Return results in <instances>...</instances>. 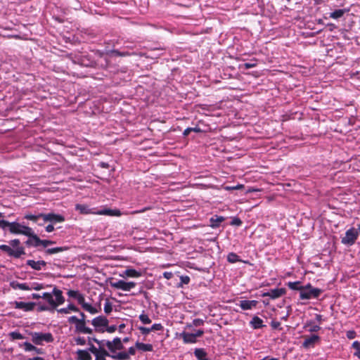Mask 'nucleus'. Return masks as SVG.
Here are the masks:
<instances>
[{
  "mask_svg": "<svg viewBox=\"0 0 360 360\" xmlns=\"http://www.w3.org/2000/svg\"><path fill=\"white\" fill-rule=\"evenodd\" d=\"M8 243L9 245H0V250L6 253L8 256L18 259L25 255V248L21 245L18 238L11 240Z\"/></svg>",
  "mask_w": 360,
  "mask_h": 360,
  "instance_id": "obj_1",
  "label": "nucleus"
},
{
  "mask_svg": "<svg viewBox=\"0 0 360 360\" xmlns=\"http://www.w3.org/2000/svg\"><path fill=\"white\" fill-rule=\"evenodd\" d=\"M323 292L322 289L314 288L311 283L304 285L302 292H300V300L318 299Z\"/></svg>",
  "mask_w": 360,
  "mask_h": 360,
  "instance_id": "obj_2",
  "label": "nucleus"
},
{
  "mask_svg": "<svg viewBox=\"0 0 360 360\" xmlns=\"http://www.w3.org/2000/svg\"><path fill=\"white\" fill-rule=\"evenodd\" d=\"M359 236L358 230L352 227L347 230L344 237L341 238V243L347 246L353 245Z\"/></svg>",
  "mask_w": 360,
  "mask_h": 360,
  "instance_id": "obj_3",
  "label": "nucleus"
},
{
  "mask_svg": "<svg viewBox=\"0 0 360 360\" xmlns=\"http://www.w3.org/2000/svg\"><path fill=\"white\" fill-rule=\"evenodd\" d=\"M31 229L32 228L27 226L22 225L17 221H13L11 223L9 232L11 234L25 236V234L29 233L28 231Z\"/></svg>",
  "mask_w": 360,
  "mask_h": 360,
  "instance_id": "obj_4",
  "label": "nucleus"
},
{
  "mask_svg": "<svg viewBox=\"0 0 360 360\" xmlns=\"http://www.w3.org/2000/svg\"><path fill=\"white\" fill-rule=\"evenodd\" d=\"M91 324L95 328V331L98 333H104L105 326H108V320L105 316H99L94 318L91 321Z\"/></svg>",
  "mask_w": 360,
  "mask_h": 360,
  "instance_id": "obj_5",
  "label": "nucleus"
},
{
  "mask_svg": "<svg viewBox=\"0 0 360 360\" xmlns=\"http://www.w3.org/2000/svg\"><path fill=\"white\" fill-rule=\"evenodd\" d=\"M29 233L25 234L26 236L28 237L27 240L25 242V244L27 247H34L38 248L39 246H42V240L34 233L32 229H31L29 231Z\"/></svg>",
  "mask_w": 360,
  "mask_h": 360,
  "instance_id": "obj_6",
  "label": "nucleus"
},
{
  "mask_svg": "<svg viewBox=\"0 0 360 360\" xmlns=\"http://www.w3.org/2000/svg\"><path fill=\"white\" fill-rule=\"evenodd\" d=\"M99 346V348L97 349L94 345H91L89 348V350L96 356V360H104V357L106 355V352L102 347V343L100 341H98L97 339H93Z\"/></svg>",
  "mask_w": 360,
  "mask_h": 360,
  "instance_id": "obj_7",
  "label": "nucleus"
},
{
  "mask_svg": "<svg viewBox=\"0 0 360 360\" xmlns=\"http://www.w3.org/2000/svg\"><path fill=\"white\" fill-rule=\"evenodd\" d=\"M42 217H43L44 222L49 221L53 224H56V223H61L65 221V217L63 215L58 214H55L53 212H50V213H47V214L43 213Z\"/></svg>",
  "mask_w": 360,
  "mask_h": 360,
  "instance_id": "obj_8",
  "label": "nucleus"
},
{
  "mask_svg": "<svg viewBox=\"0 0 360 360\" xmlns=\"http://www.w3.org/2000/svg\"><path fill=\"white\" fill-rule=\"evenodd\" d=\"M78 303L82 306V307L86 311L89 312L91 314H95L98 312V311L96 309V308L91 306L90 304L86 303L85 302V298L82 294H80V295L77 299Z\"/></svg>",
  "mask_w": 360,
  "mask_h": 360,
  "instance_id": "obj_9",
  "label": "nucleus"
},
{
  "mask_svg": "<svg viewBox=\"0 0 360 360\" xmlns=\"http://www.w3.org/2000/svg\"><path fill=\"white\" fill-rule=\"evenodd\" d=\"M286 290L285 288H275L269 292L262 294V297H269L271 299L275 300L285 295Z\"/></svg>",
  "mask_w": 360,
  "mask_h": 360,
  "instance_id": "obj_10",
  "label": "nucleus"
},
{
  "mask_svg": "<svg viewBox=\"0 0 360 360\" xmlns=\"http://www.w3.org/2000/svg\"><path fill=\"white\" fill-rule=\"evenodd\" d=\"M75 210L81 214H97V211H96L95 208H90L87 205L84 204H77Z\"/></svg>",
  "mask_w": 360,
  "mask_h": 360,
  "instance_id": "obj_11",
  "label": "nucleus"
},
{
  "mask_svg": "<svg viewBox=\"0 0 360 360\" xmlns=\"http://www.w3.org/2000/svg\"><path fill=\"white\" fill-rule=\"evenodd\" d=\"M13 304L15 309H22L25 311H32L35 306L34 302H24L18 301L14 302Z\"/></svg>",
  "mask_w": 360,
  "mask_h": 360,
  "instance_id": "obj_12",
  "label": "nucleus"
},
{
  "mask_svg": "<svg viewBox=\"0 0 360 360\" xmlns=\"http://www.w3.org/2000/svg\"><path fill=\"white\" fill-rule=\"evenodd\" d=\"M26 264L34 270L40 271L46 266V262L44 260L34 261L33 259H28L26 262Z\"/></svg>",
  "mask_w": 360,
  "mask_h": 360,
  "instance_id": "obj_13",
  "label": "nucleus"
},
{
  "mask_svg": "<svg viewBox=\"0 0 360 360\" xmlns=\"http://www.w3.org/2000/svg\"><path fill=\"white\" fill-rule=\"evenodd\" d=\"M106 345L108 349L112 352H115L122 348L120 339H112V341H108Z\"/></svg>",
  "mask_w": 360,
  "mask_h": 360,
  "instance_id": "obj_14",
  "label": "nucleus"
},
{
  "mask_svg": "<svg viewBox=\"0 0 360 360\" xmlns=\"http://www.w3.org/2000/svg\"><path fill=\"white\" fill-rule=\"evenodd\" d=\"M257 304V300H241L238 305L243 310H248L256 307Z\"/></svg>",
  "mask_w": 360,
  "mask_h": 360,
  "instance_id": "obj_15",
  "label": "nucleus"
},
{
  "mask_svg": "<svg viewBox=\"0 0 360 360\" xmlns=\"http://www.w3.org/2000/svg\"><path fill=\"white\" fill-rule=\"evenodd\" d=\"M26 352H33L34 354H42L44 353V350L40 348H37L32 345L31 343L25 342L20 345Z\"/></svg>",
  "mask_w": 360,
  "mask_h": 360,
  "instance_id": "obj_16",
  "label": "nucleus"
},
{
  "mask_svg": "<svg viewBox=\"0 0 360 360\" xmlns=\"http://www.w3.org/2000/svg\"><path fill=\"white\" fill-rule=\"evenodd\" d=\"M77 331L84 334H92V329L86 326V321L81 320L79 323L75 326Z\"/></svg>",
  "mask_w": 360,
  "mask_h": 360,
  "instance_id": "obj_17",
  "label": "nucleus"
},
{
  "mask_svg": "<svg viewBox=\"0 0 360 360\" xmlns=\"http://www.w3.org/2000/svg\"><path fill=\"white\" fill-rule=\"evenodd\" d=\"M224 221H225V217L222 216L214 215L210 219V226L212 229L219 228L220 226L221 223L223 222Z\"/></svg>",
  "mask_w": 360,
  "mask_h": 360,
  "instance_id": "obj_18",
  "label": "nucleus"
},
{
  "mask_svg": "<svg viewBox=\"0 0 360 360\" xmlns=\"http://www.w3.org/2000/svg\"><path fill=\"white\" fill-rule=\"evenodd\" d=\"M110 286L115 289H120L124 291H129L127 282L123 280H119L115 282H110Z\"/></svg>",
  "mask_w": 360,
  "mask_h": 360,
  "instance_id": "obj_19",
  "label": "nucleus"
},
{
  "mask_svg": "<svg viewBox=\"0 0 360 360\" xmlns=\"http://www.w3.org/2000/svg\"><path fill=\"white\" fill-rule=\"evenodd\" d=\"M54 295L56 297V304L57 306L62 304L65 302V297L63 295V292L57 288H54L52 292V296Z\"/></svg>",
  "mask_w": 360,
  "mask_h": 360,
  "instance_id": "obj_20",
  "label": "nucleus"
},
{
  "mask_svg": "<svg viewBox=\"0 0 360 360\" xmlns=\"http://www.w3.org/2000/svg\"><path fill=\"white\" fill-rule=\"evenodd\" d=\"M97 214L119 217L121 215V212L119 210L103 209L97 211Z\"/></svg>",
  "mask_w": 360,
  "mask_h": 360,
  "instance_id": "obj_21",
  "label": "nucleus"
},
{
  "mask_svg": "<svg viewBox=\"0 0 360 360\" xmlns=\"http://www.w3.org/2000/svg\"><path fill=\"white\" fill-rule=\"evenodd\" d=\"M349 9L343 8V9H337L334 11L329 13V17L333 19H339L342 18L345 13L349 12Z\"/></svg>",
  "mask_w": 360,
  "mask_h": 360,
  "instance_id": "obj_22",
  "label": "nucleus"
},
{
  "mask_svg": "<svg viewBox=\"0 0 360 360\" xmlns=\"http://www.w3.org/2000/svg\"><path fill=\"white\" fill-rule=\"evenodd\" d=\"M250 326L254 329L262 328L263 325V321L259 316H255L250 322Z\"/></svg>",
  "mask_w": 360,
  "mask_h": 360,
  "instance_id": "obj_23",
  "label": "nucleus"
},
{
  "mask_svg": "<svg viewBox=\"0 0 360 360\" xmlns=\"http://www.w3.org/2000/svg\"><path fill=\"white\" fill-rule=\"evenodd\" d=\"M141 276V273L140 271H136L134 269H127L124 272L122 276H127L130 278H138Z\"/></svg>",
  "mask_w": 360,
  "mask_h": 360,
  "instance_id": "obj_24",
  "label": "nucleus"
},
{
  "mask_svg": "<svg viewBox=\"0 0 360 360\" xmlns=\"http://www.w3.org/2000/svg\"><path fill=\"white\" fill-rule=\"evenodd\" d=\"M43 213H39L38 214H32L30 213L26 214L24 216V219L30 220L37 224L40 220H43Z\"/></svg>",
  "mask_w": 360,
  "mask_h": 360,
  "instance_id": "obj_25",
  "label": "nucleus"
},
{
  "mask_svg": "<svg viewBox=\"0 0 360 360\" xmlns=\"http://www.w3.org/2000/svg\"><path fill=\"white\" fill-rule=\"evenodd\" d=\"M68 250V247H56V248H47L44 250V253L46 255H53L56 253H59L63 251H65Z\"/></svg>",
  "mask_w": 360,
  "mask_h": 360,
  "instance_id": "obj_26",
  "label": "nucleus"
},
{
  "mask_svg": "<svg viewBox=\"0 0 360 360\" xmlns=\"http://www.w3.org/2000/svg\"><path fill=\"white\" fill-rule=\"evenodd\" d=\"M11 286L13 289H20L22 290H30V285L26 283H20L17 281H13L11 283Z\"/></svg>",
  "mask_w": 360,
  "mask_h": 360,
  "instance_id": "obj_27",
  "label": "nucleus"
},
{
  "mask_svg": "<svg viewBox=\"0 0 360 360\" xmlns=\"http://www.w3.org/2000/svg\"><path fill=\"white\" fill-rule=\"evenodd\" d=\"M136 347L138 350H140L141 352H147V351H152L153 346L150 344H145L142 342H137L136 343Z\"/></svg>",
  "mask_w": 360,
  "mask_h": 360,
  "instance_id": "obj_28",
  "label": "nucleus"
},
{
  "mask_svg": "<svg viewBox=\"0 0 360 360\" xmlns=\"http://www.w3.org/2000/svg\"><path fill=\"white\" fill-rule=\"evenodd\" d=\"M6 215L4 212H0V229L5 230L6 228L10 229L11 223L4 219Z\"/></svg>",
  "mask_w": 360,
  "mask_h": 360,
  "instance_id": "obj_29",
  "label": "nucleus"
},
{
  "mask_svg": "<svg viewBox=\"0 0 360 360\" xmlns=\"http://www.w3.org/2000/svg\"><path fill=\"white\" fill-rule=\"evenodd\" d=\"M41 298L46 300L53 308L57 307V304H56V302L53 298L52 293L44 292L41 295Z\"/></svg>",
  "mask_w": 360,
  "mask_h": 360,
  "instance_id": "obj_30",
  "label": "nucleus"
},
{
  "mask_svg": "<svg viewBox=\"0 0 360 360\" xmlns=\"http://www.w3.org/2000/svg\"><path fill=\"white\" fill-rule=\"evenodd\" d=\"M78 312L79 309L72 304H70L66 308H61L58 310V312L61 314H69L70 311Z\"/></svg>",
  "mask_w": 360,
  "mask_h": 360,
  "instance_id": "obj_31",
  "label": "nucleus"
},
{
  "mask_svg": "<svg viewBox=\"0 0 360 360\" xmlns=\"http://www.w3.org/2000/svg\"><path fill=\"white\" fill-rule=\"evenodd\" d=\"M288 286L291 290H299L300 292H302V289L304 287V285H301L300 281L288 282Z\"/></svg>",
  "mask_w": 360,
  "mask_h": 360,
  "instance_id": "obj_32",
  "label": "nucleus"
},
{
  "mask_svg": "<svg viewBox=\"0 0 360 360\" xmlns=\"http://www.w3.org/2000/svg\"><path fill=\"white\" fill-rule=\"evenodd\" d=\"M77 353L79 360H91V355L86 350H78Z\"/></svg>",
  "mask_w": 360,
  "mask_h": 360,
  "instance_id": "obj_33",
  "label": "nucleus"
},
{
  "mask_svg": "<svg viewBox=\"0 0 360 360\" xmlns=\"http://www.w3.org/2000/svg\"><path fill=\"white\" fill-rule=\"evenodd\" d=\"M194 354L198 360H207V354L203 349H195Z\"/></svg>",
  "mask_w": 360,
  "mask_h": 360,
  "instance_id": "obj_34",
  "label": "nucleus"
},
{
  "mask_svg": "<svg viewBox=\"0 0 360 360\" xmlns=\"http://www.w3.org/2000/svg\"><path fill=\"white\" fill-rule=\"evenodd\" d=\"M227 261L230 263H236V262H240V257L234 253V252H230L228 256H227Z\"/></svg>",
  "mask_w": 360,
  "mask_h": 360,
  "instance_id": "obj_35",
  "label": "nucleus"
},
{
  "mask_svg": "<svg viewBox=\"0 0 360 360\" xmlns=\"http://www.w3.org/2000/svg\"><path fill=\"white\" fill-rule=\"evenodd\" d=\"M191 131H194V132H197V133H199V132H201L202 130L200 127H188L186 128L184 132H183V135L184 136H187L189 135V134L191 132Z\"/></svg>",
  "mask_w": 360,
  "mask_h": 360,
  "instance_id": "obj_36",
  "label": "nucleus"
},
{
  "mask_svg": "<svg viewBox=\"0 0 360 360\" xmlns=\"http://www.w3.org/2000/svg\"><path fill=\"white\" fill-rule=\"evenodd\" d=\"M115 359H118L121 360L127 359L129 358V354L125 352H119L115 355L112 356Z\"/></svg>",
  "mask_w": 360,
  "mask_h": 360,
  "instance_id": "obj_37",
  "label": "nucleus"
},
{
  "mask_svg": "<svg viewBox=\"0 0 360 360\" xmlns=\"http://www.w3.org/2000/svg\"><path fill=\"white\" fill-rule=\"evenodd\" d=\"M44 288V285L42 283H34L31 285H30V290H40Z\"/></svg>",
  "mask_w": 360,
  "mask_h": 360,
  "instance_id": "obj_38",
  "label": "nucleus"
},
{
  "mask_svg": "<svg viewBox=\"0 0 360 360\" xmlns=\"http://www.w3.org/2000/svg\"><path fill=\"white\" fill-rule=\"evenodd\" d=\"M353 347L356 350L354 352V355L356 356L358 358L360 359V342L355 341L353 345Z\"/></svg>",
  "mask_w": 360,
  "mask_h": 360,
  "instance_id": "obj_39",
  "label": "nucleus"
},
{
  "mask_svg": "<svg viewBox=\"0 0 360 360\" xmlns=\"http://www.w3.org/2000/svg\"><path fill=\"white\" fill-rule=\"evenodd\" d=\"M110 54L115 56H121V57L129 56V53L128 52H121L118 50H112L110 51Z\"/></svg>",
  "mask_w": 360,
  "mask_h": 360,
  "instance_id": "obj_40",
  "label": "nucleus"
},
{
  "mask_svg": "<svg viewBox=\"0 0 360 360\" xmlns=\"http://www.w3.org/2000/svg\"><path fill=\"white\" fill-rule=\"evenodd\" d=\"M67 294L70 297L77 300L81 293L78 290H70L68 291Z\"/></svg>",
  "mask_w": 360,
  "mask_h": 360,
  "instance_id": "obj_41",
  "label": "nucleus"
},
{
  "mask_svg": "<svg viewBox=\"0 0 360 360\" xmlns=\"http://www.w3.org/2000/svg\"><path fill=\"white\" fill-rule=\"evenodd\" d=\"M139 319H140L141 321L144 324H148V323H150V322H151V320L150 319L148 316L146 314H141L139 316Z\"/></svg>",
  "mask_w": 360,
  "mask_h": 360,
  "instance_id": "obj_42",
  "label": "nucleus"
},
{
  "mask_svg": "<svg viewBox=\"0 0 360 360\" xmlns=\"http://www.w3.org/2000/svg\"><path fill=\"white\" fill-rule=\"evenodd\" d=\"M242 224H243V221L238 217L233 218V219L230 222V225H231V226H240L242 225Z\"/></svg>",
  "mask_w": 360,
  "mask_h": 360,
  "instance_id": "obj_43",
  "label": "nucleus"
},
{
  "mask_svg": "<svg viewBox=\"0 0 360 360\" xmlns=\"http://www.w3.org/2000/svg\"><path fill=\"white\" fill-rule=\"evenodd\" d=\"M316 340L317 339H306V340L303 342V347L307 348L314 345Z\"/></svg>",
  "mask_w": 360,
  "mask_h": 360,
  "instance_id": "obj_44",
  "label": "nucleus"
},
{
  "mask_svg": "<svg viewBox=\"0 0 360 360\" xmlns=\"http://www.w3.org/2000/svg\"><path fill=\"white\" fill-rule=\"evenodd\" d=\"M32 338H52L51 333H35Z\"/></svg>",
  "mask_w": 360,
  "mask_h": 360,
  "instance_id": "obj_45",
  "label": "nucleus"
},
{
  "mask_svg": "<svg viewBox=\"0 0 360 360\" xmlns=\"http://www.w3.org/2000/svg\"><path fill=\"white\" fill-rule=\"evenodd\" d=\"M112 310V306L109 302H106L104 305V311L106 314H110Z\"/></svg>",
  "mask_w": 360,
  "mask_h": 360,
  "instance_id": "obj_46",
  "label": "nucleus"
},
{
  "mask_svg": "<svg viewBox=\"0 0 360 360\" xmlns=\"http://www.w3.org/2000/svg\"><path fill=\"white\" fill-rule=\"evenodd\" d=\"M181 280V286L182 284H188L190 282V277L188 276H181L180 277Z\"/></svg>",
  "mask_w": 360,
  "mask_h": 360,
  "instance_id": "obj_47",
  "label": "nucleus"
},
{
  "mask_svg": "<svg viewBox=\"0 0 360 360\" xmlns=\"http://www.w3.org/2000/svg\"><path fill=\"white\" fill-rule=\"evenodd\" d=\"M56 243V241L51 240H42V247L47 248L49 245H53Z\"/></svg>",
  "mask_w": 360,
  "mask_h": 360,
  "instance_id": "obj_48",
  "label": "nucleus"
},
{
  "mask_svg": "<svg viewBox=\"0 0 360 360\" xmlns=\"http://www.w3.org/2000/svg\"><path fill=\"white\" fill-rule=\"evenodd\" d=\"M81 320H79V319H78L77 316H70L69 319H68V321L69 323H75V326L77 325V323H79Z\"/></svg>",
  "mask_w": 360,
  "mask_h": 360,
  "instance_id": "obj_49",
  "label": "nucleus"
},
{
  "mask_svg": "<svg viewBox=\"0 0 360 360\" xmlns=\"http://www.w3.org/2000/svg\"><path fill=\"white\" fill-rule=\"evenodd\" d=\"M202 334H203V330L199 329V330H196L195 333H192V334L188 335H189L188 338H198L199 336H201Z\"/></svg>",
  "mask_w": 360,
  "mask_h": 360,
  "instance_id": "obj_50",
  "label": "nucleus"
},
{
  "mask_svg": "<svg viewBox=\"0 0 360 360\" xmlns=\"http://www.w3.org/2000/svg\"><path fill=\"white\" fill-rule=\"evenodd\" d=\"M105 328L106 329H105V331H107L108 333H113L117 330V326L115 325L110 326L108 325V326H105Z\"/></svg>",
  "mask_w": 360,
  "mask_h": 360,
  "instance_id": "obj_51",
  "label": "nucleus"
},
{
  "mask_svg": "<svg viewBox=\"0 0 360 360\" xmlns=\"http://www.w3.org/2000/svg\"><path fill=\"white\" fill-rule=\"evenodd\" d=\"M256 65H257L256 63H252V62L245 63L243 64V67L245 69L252 68H255Z\"/></svg>",
  "mask_w": 360,
  "mask_h": 360,
  "instance_id": "obj_52",
  "label": "nucleus"
},
{
  "mask_svg": "<svg viewBox=\"0 0 360 360\" xmlns=\"http://www.w3.org/2000/svg\"><path fill=\"white\" fill-rule=\"evenodd\" d=\"M162 328H163L162 326L160 323H155V324L153 325L152 327L150 328L151 331L152 330H162Z\"/></svg>",
  "mask_w": 360,
  "mask_h": 360,
  "instance_id": "obj_53",
  "label": "nucleus"
},
{
  "mask_svg": "<svg viewBox=\"0 0 360 360\" xmlns=\"http://www.w3.org/2000/svg\"><path fill=\"white\" fill-rule=\"evenodd\" d=\"M174 274L171 271H165L163 273V277L167 280L171 279L173 277Z\"/></svg>",
  "mask_w": 360,
  "mask_h": 360,
  "instance_id": "obj_54",
  "label": "nucleus"
},
{
  "mask_svg": "<svg viewBox=\"0 0 360 360\" xmlns=\"http://www.w3.org/2000/svg\"><path fill=\"white\" fill-rule=\"evenodd\" d=\"M281 323L279 321H271V326L274 329H277L280 327Z\"/></svg>",
  "mask_w": 360,
  "mask_h": 360,
  "instance_id": "obj_55",
  "label": "nucleus"
},
{
  "mask_svg": "<svg viewBox=\"0 0 360 360\" xmlns=\"http://www.w3.org/2000/svg\"><path fill=\"white\" fill-rule=\"evenodd\" d=\"M137 349V348L136 347V345L134 347H131L129 349V352H127L129 354V356L130 355H134L135 354V352H136V350Z\"/></svg>",
  "mask_w": 360,
  "mask_h": 360,
  "instance_id": "obj_56",
  "label": "nucleus"
},
{
  "mask_svg": "<svg viewBox=\"0 0 360 360\" xmlns=\"http://www.w3.org/2000/svg\"><path fill=\"white\" fill-rule=\"evenodd\" d=\"M45 230L48 233L52 232L54 230V226L53 224H49L45 227Z\"/></svg>",
  "mask_w": 360,
  "mask_h": 360,
  "instance_id": "obj_57",
  "label": "nucleus"
},
{
  "mask_svg": "<svg viewBox=\"0 0 360 360\" xmlns=\"http://www.w3.org/2000/svg\"><path fill=\"white\" fill-rule=\"evenodd\" d=\"M141 330H142L143 334H144V335H148L149 333V332L151 331L150 328H146V327L141 328Z\"/></svg>",
  "mask_w": 360,
  "mask_h": 360,
  "instance_id": "obj_58",
  "label": "nucleus"
},
{
  "mask_svg": "<svg viewBox=\"0 0 360 360\" xmlns=\"http://www.w3.org/2000/svg\"><path fill=\"white\" fill-rule=\"evenodd\" d=\"M203 323V321L201 320V319H195L193 321V324L195 326H200V325H202Z\"/></svg>",
  "mask_w": 360,
  "mask_h": 360,
  "instance_id": "obj_59",
  "label": "nucleus"
},
{
  "mask_svg": "<svg viewBox=\"0 0 360 360\" xmlns=\"http://www.w3.org/2000/svg\"><path fill=\"white\" fill-rule=\"evenodd\" d=\"M243 187V186L242 184H238L236 186L226 187V189L227 190H237V189H240Z\"/></svg>",
  "mask_w": 360,
  "mask_h": 360,
  "instance_id": "obj_60",
  "label": "nucleus"
},
{
  "mask_svg": "<svg viewBox=\"0 0 360 360\" xmlns=\"http://www.w3.org/2000/svg\"><path fill=\"white\" fill-rule=\"evenodd\" d=\"M127 284H128V288H129V290L131 289L134 288L136 285V283L134 281L127 282Z\"/></svg>",
  "mask_w": 360,
  "mask_h": 360,
  "instance_id": "obj_61",
  "label": "nucleus"
},
{
  "mask_svg": "<svg viewBox=\"0 0 360 360\" xmlns=\"http://www.w3.org/2000/svg\"><path fill=\"white\" fill-rule=\"evenodd\" d=\"M355 332L354 330H349L347 332V338H354Z\"/></svg>",
  "mask_w": 360,
  "mask_h": 360,
  "instance_id": "obj_62",
  "label": "nucleus"
},
{
  "mask_svg": "<svg viewBox=\"0 0 360 360\" xmlns=\"http://www.w3.org/2000/svg\"><path fill=\"white\" fill-rule=\"evenodd\" d=\"M10 335H11V338H22V336L20 333H15V332L11 333L10 334Z\"/></svg>",
  "mask_w": 360,
  "mask_h": 360,
  "instance_id": "obj_63",
  "label": "nucleus"
},
{
  "mask_svg": "<svg viewBox=\"0 0 360 360\" xmlns=\"http://www.w3.org/2000/svg\"><path fill=\"white\" fill-rule=\"evenodd\" d=\"M100 167L104 169H108L109 167V165L107 162H101L99 164Z\"/></svg>",
  "mask_w": 360,
  "mask_h": 360,
  "instance_id": "obj_64",
  "label": "nucleus"
}]
</instances>
